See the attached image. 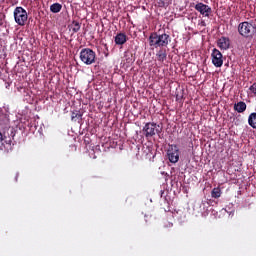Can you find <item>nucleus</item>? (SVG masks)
<instances>
[{"instance_id": "nucleus-4", "label": "nucleus", "mask_w": 256, "mask_h": 256, "mask_svg": "<svg viewBox=\"0 0 256 256\" xmlns=\"http://www.w3.org/2000/svg\"><path fill=\"white\" fill-rule=\"evenodd\" d=\"M97 59V54L91 48H84L80 51V61L84 65H93Z\"/></svg>"}, {"instance_id": "nucleus-20", "label": "nucleus", "mask_w": 256, "mask_h": 256, "mask_svg": "<svg viewBox=\"0 0 256 256\" xmlns=\"http://www.w3.org/2000/svg\"><path fill=\"white\" fill-rule=\"evenodd\" d=\"M251 93H253V95H256V83H253L250 87H249Z\"/></svg>"}, {"instance_id": "nucleus-8", "label": "nucleus", "mask_w": 256, "mask_h": 256, "mask_svg": "<svg viewBox=\"0 0 256 256\" xmlns=\"http://www.w3.org/2000/svg\"><path fill=\"white\" fill-rule=\"evenodd\" d=\"M194 9L196 11H198V13H200V15H203L204 17H209V15H211V7H209V5L204 4V3H197L194 7Z\"/></svg>"}, {"instance_id": "nucleus-10", "label": "nucleus", "mask_w": 256, "mask_h": 256, "mask_svg": "<svg viewBox=\"0 0 256 256\" xmlns=\"http://www.w3.org/2000/svg\"><path fill=\"white\" fill-rule=\"evenodd\" d=\"M156 59L159 61V63H164L167 61V49L161 48L157 53H156Z\"/></svg>"}, {"instance_id": "nucleus-3", "label": "nucleus", "mask_w": 256, "mask_h": 256, "mask_svg": "<svg viewBox=\"0 0 256 256\" xmlns=\"http://www.w3.org/2000/svg\"><path fill=\"white\" fill-rule=\"evenodd\" d=\"M238 33L245 39H253L256 35V26L247 21L241 22L238 25Z\"/></svg>"}, {"instance_id": "nucleus-11", "label": "nucleus", "mask_w": 256, "mask_h": 256, "mask_svg": "<svg viewBox=\"0 0 256 256\" xmlns=\"http://www.w3.org/2000/svg\"><path fill=\"white\" fill-rule=\"evenodd\" d=\"M114 42L116 45H125L127 43V35L125 33H118L114 38Z\"/></svg>"}, {"instance_id": "nucleus-19", "label": "nucleus", "mask_w": 256, "mask_h": 256, "mask_svg": "<svg viewBox=\"0 0 256 256\" xmlns=\"http://www.w3.org/2000/svg\"><path fill=\"white\" fill-rule=\"evenodd\" d=\"M224 211H226L228 215H233V213H235V208L233 207V204H230L224 208Z\"/></svg>"}, {"instance_id": "nucleus-13", "label": "nucleus", "mask_w": 256, "mask_h": 256, "mask_svg": "<svg viewBox=\"0 0 256 256\" xmlns=\"http://www.w3.org/2000/svg\"><path fill=\"white\" fill-rule=\"evenodd\" d=\"M83 120V114H81V112L79 111H73L71 114V121H74L76 123V121L78 123H81V121Z\"/></svg>"}, {"instance_id": "nucleus-23", "label": "nucleus", "mask_w": 256, "mask_h": 256, "mask_svg": "<svg viewBox=\"0 0 256 256\" xmlns=\"http://www.w3.org/2000/svg\"><path fill=\"white\" fill-rule=\"evenodd\" d=\"M207 204H208L207 201H202L200 207H205V205H207Z\"/></svg>"}, {"instance_id": "nucleus-1", "label": "nucleus", "mask_w": 256, "mask_h": 256, "mask_svg": "<svg viewBox=\"0 0 256 256\" xmlns=\"http://www.w3.org/2000/svg\"><path fill=\"white\" fill-rule=\"evenodd\" d=\"M148 41L150 47L159 49V47H167L171 43V36L167 33L158 34L157 32H153L150 34Z\"/></svg>"}, {"instance_id": "nucleus-5", "label": "nucleus", "mask_w": 256, "mask_h": 256, "mask_svg": "<svg viewBox=\"0 0 256 256\" xmlns=\"http://www.w3.org/2000/svg\"><path fill=\"white\" fill-rule=\"evenodd\" d=\"M28 18L29 15L27 14V10L23 7L18 6L14 9V21L17 25H20V27H23L25 23H27Z\"/></svg>"}, {"instance_id": "nucleus-22", "label": "nucleus", "mask_w": 256, "mask_h": 256, "mask_svg": "<svg viewBox=\"0 0 256 256\" xmlns=\"http://www.w3.org/2000/svg\"><path fill=\"white\" fill-rule=\"evenodd\" d=\"M199 25H201V27H207V23H205V20H201L199 22Z\"/></svg>"}, {"instance_id": "nucleus-12", "label": "nucleus", "mask_w": 256, "mask_h": 256, "mask_svg": "<svg viewBox=\"0 0 256 256\" xmlns=\"http://www.w3.org/2000/svg\"><path fill=\"white\" fill-rule=\"evenodd\" d=\"M234 110L237 111V113H245L247 104L243 101L237 102L234 104Z\"/></svg>"}, {"instance_id": "nucleus-14", "label": "nucleus", "mask_w": 256, "mask_h": 256, "mask_svg": "<svg viewBox=\"0 0 256 256\" xmlns=\"http://www.w3.org/2000/svg\"><path fill=\"white\" fill-rule=\"evenodd\" d=\"M248 124L252 129H256V112H253L248 117Z\"/></svg>"}, {"instance_id": "nucleus-24", "label": "nucleus", "mask_w": 256, "mask_h": 256, "mask_svg": "<svg viewBox=\"0 0 256 256\" xmlns=\"http://www.w3.org/2000/svg\"><path fill=\"white\" fill-rule=\"evenodd\" d=\"M17 179H19V173L16 174L15 181H17Z\"/></svg>"}, {"instance_id": "nucleus-9", "label": "nucleus", "mask_w": 256, "mask_h": 256, "mask_svg": "<svg viewBox=\"0 0 256 256\" xmlns=\"http://www.w3.org/2000/svg\"><path fill=\"white\" fill-rule=\"evenodd\" d=\"M217 45L222 51H227L231 47V40L229 37L222 36L218 41Z\"/></svg>"}, {"instance_id": "nucleus-7", "label": "nucleus", "mask_w": 256, "mask_h": 256, "mask_svg": "<svg viewBox=\"0 0 256 256\" xmlns=\"http://www.w3.org/2000/svg\"><path fill=\"white\" fill-rule=\"evenodd\" d=\"M212 64L214 67H223V54L219 49L214 48L211 53Z\"/></svg>"}, {"instance_id": "nucleus-18", "label": "nucleus", "mask_w": 256, "mask_h": 256, "mask_svg": "<svg viewBox=\"0 0 256 256\" xmlns=\"http://www.w3.org/2000/svg\"><path fill=\"white\" fill-rule=\"evenodd\" d=\"M171 5V0H159L158 1V7H169Z\"/></svg>"}, {"instance_id": "nucleus-16", "label": "nucleus", "mask_w": 256, "mask_h": 256, "mask_svg": "<svg viewBox=\"0 0 256 256\" xmlns=\"http://www.w3.org/2000/svg\"><path fill=\"white\" fill-rule=\"evenodd\" d=\"M211 197H213V199H219V197H221V189L213 188L211 192Z\"/></svg>"}, {"instance_id": "nucleus-25", "label": "nucleus", "mask_w": 256, "mask_h": 256, "mask_svg": "<svg viewBox=\"0 0 256 256\" xmlns=\"http://www.w3.org/2000/svg\"><path fill=\"white\" fill-rule=\"evenodd\" d=\"M126 61H127V63H131V61H129V59H127Z\"/></svg>"}, {"instance_id": "nucleus-15", "label": "nucleus", "mask_w": 256, "mask_h": 256, "mask_svg": "<svg viewBox=\"0 0 256 256\" xmlns=\"http://www.w3.org/2000/svg\"><path fill=\"white\" fill-rule=\"evenodd\" d=\"M61 9H63V5L59 3H54L50 6L51 13H59L61 12Z\"/></svg>"}, {"instance_id": "nucleus-17", "label": "nucleus", "mask_w": 256, "mask_h": 256, "mask_svg": "<svg viewBox=\"0 0 256 256\" xmlns=\"http://www.w3.org/2000/svg\"><path fill=\"white\" fill-rule=\"evenodd\" d=\"M80 29H81V24H79V22H77V21H73L72 22L73 33H78V31H80Z\"/></svg>"}, {"instance_id": "nucleus-2", "label": "nucleus", "mask_w": 256, "mask_h": 256, "mask_svg": "<svg viewBox=\"0 0 256 256\" xmlns=\"http://www.w3.org/2000/svg\"><path fill=\"white\" fill-rule=\"evenodd\" d=\"M142 131L146 139H151V137H155V135L161 137V133H163V126L155 122H147Z\"/></svg>"}, {"instance_id": "nucleus-21", "label": "nucleus", "mask_w": 256, "mask_h": 256, "mask_svg": "<svg viewBox=\"0 0 256 256\" xmlns=\"http://www.w3.org/2000/svg\"><path fill=\"white\" fill-rule=\"evenodd\" d=\"M3 150V134L0 132V151Z\"/></svg>"}, {"instance_id": "nucleus-6", "label": "nucleus", "mask_w": 256, "mask_h": 256, "mask_svg": "<svg viewBox=\"0 0 256 256\" xmlns=\"http://www.w3.org/2000/svg\"><path fill=\"white\" fill-rule=\"evenodd\" d=\"M167 157L170 163L179 162V146L176 144H170L167 150Z\"/></svg>"}]
</instances>
